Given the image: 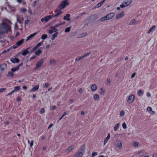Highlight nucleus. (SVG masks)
I'll return each instance as SVG.
<instances>
[{"mask_svg": "<svg viewBox=\"0 0 157 157\" xmlns=\"http://www.w3.org/2000/svg\"><path fill=\"white\" fill-rule=\"evenodd\" d=\"M85 146L84 145H82L79 148L78 151L76 153L74 157H82L85 152Z\"/></svg>", "mask_w": 157, "mask_h": 157, "instance_id": "nucleus-1", "label": "nucleus"}, {"mask_svg": "<svg viewBox=\"0 0 157 157\" xmlns=\"http://www.w3.org/2000/svg\"><path fill=\"white\" fill-rule=\"evenodd\" d=\"M69 1V0H63L61 1L59 6V8L60 10H62L69 5L70 4L68 2Z\"/></svg>", "mask_w": 157, "mask_h": 157, "instance_id": "nucleus-2", "label": "nucleus"}, {"mask_svg": "<svg viewBox=\"0 0 157 157\" xmlns=\"http://www.w3.org/2000/svg\"><path fill=\"white\" fill-rule=\"evenodd\" d=\"M44 63L43 59L41 58L37 63L35 69H37L39 68Z\"/></svg>", "mask_w": 157, "mask_h": 157, "instance_id": "nucleus-3", "label": "nucleus"}, {"mask_svg": "<svg viewBox=\"0 0 157 157\" xmlns=\"http://www.w3.org/2000/svg\"><path fill=\"white\" fill-rule=\"evenodd\" d=\"M52 17V15L47 16L42 18L41 20L42 22L44 21L46 23L51 19Z\"/></svg>", "mask_w": 157, "mask_h": 157, "instance_id": "nucleus-4", "label": "nucleus"}, {"mask_svg": "<svg viewBox=\"0 0 157 157\" xmlns=\"http://www.w3.org/2000/svg\"><path fill=\"white\" fill-rule=\"evenodd\" d=\"M135 98V96L134 95H132L129 96L127 102L128 103H132L134 101Z\"/></svg>", "mask_w": 157, "mask_h": 157, "instance_id": "nucleus-5", "label": "nucleus"}, {"mask_svg": "<svg viewBox=\"0 0 157 157\" xmlns=\"http://www.w3.org/2000/svg\"><path fill=\"white\" fill-rule=\"evenodd\" d=\"M124 15V11H121L117 13L116 15V18L117 19H119L122 17Z\"/></svg>", "mask_w": 157, "mask_h": 157, "instance_id": "nucleus-6", "label": "nucleus"}, {"mask_svg": "<svg viewBox=\"0 0 157 157\" xmlns=\"http://www.w3.org/2000/svg\"><path fill=\"white\" fill-rule=\"evenodd\" d=\"M55 15H52L53 17H56L63 13L60 10H56L55 11Z\"/></svg>", "mask_w": 157, "mask_h": 157, "instance_id": "nucleus-7", "label": "nucleus"}, {"mask_svg": "<svg viewBox=\"0 0 157 157\" xmlns=\"http://www.w3.org/2000/svg\"><path fill=\"white\" fill-rule=\"evenodd\" d=\"M42 42H41L39 43L35 47L33 48L32 50L31 51V52H33L34 51L37 49L42 45Z\"/></svg>", "mask_w": 157, "mask_h": 157, "instance_id": "nucleus-8", "label": "nucleus"}, {"mask_svg": "<svg viewBox=\"0 0 157 157\" xmlns=\"http://www.w3.org/2000/svg\"><path fill=\"white\" fill-rule=\"evenodd\" d=\"M16 16L17 21L20 23H22L23 22V17L17 15Z\"/></svg>", "mask_w": 157, "mask_h": 157, "instance_id": "nucleus-9", "label": "nucleus"}, {"mask_svg": "<svg viewBox=\"0 0 157 157\" xmlns=\"http://www.w3.org/2000/svg\"><path fill=\"white\" fill-rule=\"evenodd\" d=\"M2 25L4 28L6 29L7 32L10 31V28L9 25L6 23H3Z\"/></svg>", "mask_w": 157, "mask_h": 157, "instance_id": "nucleus-10", "label": "nucleus"}, {"mask_svg": "<svg viewBox=\"0 0 157 157\" xmlns=\"http://www.w3.org/2000/svg\"><path fill=\"white\" fill-rule=\"evenodd\" d=\"M7 67L6 64L5 63H2L0 65V71H3Z\"/></svg>", "mask_w": 157, "mask_h": 157, "instance_id": "nucleus-11", "label": "nucleus"}, {"mask_svg": "<svg viewBox=\"0 0 157 157\" xmlns=\"http://www.w3.org/2000/svg\"><path fill=\"white\" fill-rule=\"evenodd\" d=\"M37 33V32L33 34H31L29 36L27 37L26 40V41L30 40L31 38L34 36Z\"/></svg>", "mask_w": 157, "mask_h": 157, "instance_id": "nucleus-12", "label": "nucleus"}, {"mask_svg": "<svg viewBox=\"0 0 157 157\" xmlns=\"http://www.w3.org/2000/svg\"><path fill=\"white\" fill-rule=\"evenodd\" d=\"M10 61L13 63H18L19 62V60L17 58H12L10 59Z\"/></svg>", "mask_w": 157, "mask_h": 157, "instance_id": "nucleus-13", "label": "nucleus"}, {"mask_svg": "<svg viewBox=\"0 0 157 157\" xmlns=\"http://www.w3.org/2000/svg\"><path fill=\"white\" fill-rule=\"evenodd\" d=\"M115 15V13H112L108 14L106 16L108 20H110Z\"/></svg>", "mask_w": 157, "mask_h": 157, "instance_id": "nucleus-14", "label": "nucleus"}, {"mask_svg": "<svg viewBox=\"0 0 157 157\" xmlns=\"http://www.w3.org/2000/svg\"><path fill=\"white\" fill-rule=\"evenodd\" d=\"M116 146L119 149L121 150L122 148V144L121 141H118L117 143L116 144Z\"/></svg>", "mask_w": 157, "mask_h": 157, "instance_id": "nucleus-15", "label": "nucleus"}, {"mask_svg": "<svg viewBox=\"0 0 157 157\" xmlns=\"http://www.w3.org/2000/svg\"><path fill=\"white\" fill-rule=\"evenodd\" d=\"M30 47H29L26 49L22 51V54L24 56H25L28 54L29 53V52L28 51V50L30 49Z\"/></svg>", "mask_w": 157, "mask_h": 157, "instance_id": "nucleus-16", "label": "nucleus"}, {"mask_svg": "<svg viewBox=\"0 0 157 157\" xmlns=\"http://www.w3.org/2000/svg\"><path fill=\"white\" fill-rule=\"evenodd\" d=\"M97 86L95 84H93L91 87V90L92 92H95L97 89Z\"/></svg>", "mask_w": 157, "mask_h": 157, "instance_id": "nucleus-17", "label": "nucleus"}, {"mask_svg": "<svg viewBox=\"0 0 157 157\" xmlns=\"http://www.w3.org/2000/svg\"><path fill=\"white\" fill-rule=\"evenodd\" d=\"M24 42V39H22L21 40L18 41L16 43V45H17L18 47L20 46L21 45H22Z\"/></svg>", "mask_w": 157, "mask_h": 157, "instance_id": "nucleus-18", "label": "nucleus"}, {"mask_svg": "<svg viewBox=\"0 0 157 157\" xmlns=\"http://www.w3.org/2000/svg\"><path fill=\"white\" fill-rule=\"evenodd\" d=\"M110 138V133H109L108 134L107 137L106 138H105L103 142V145H104L106 144L108 141L109 139Z\"/></svg>", "mask_w": 157, "mask_h": 157, "instance_id": "nucleus-19", "label": "nucleus"}, {"mask_svg": "<svg viewBox=\"0 0 157 157\" xmlns=\"http://www.w3.org/2000/svg\"><path fill=\"white\" fill-rule=\"evenodd\" d=\"M138 23V22L135 19H132L130 22L129 25H136Z\"/></svg>", "mask_w": 157, "mask_h": 157, "instance_id": "nucleus-20", "label": "nucleus"}, {"mask_svg": "<svg viewBox=\"0 0 157 157\" xmlns=\"http://www.w3.org/2000/svg\"><path fill=\"white\" fill-rule=\"evenodd\" d=\"M70 16V14H67L64 17L63 19L64 20H67V21H70L71 20Z\"/></svg>", "mask_w": 157, "mask_h": 157, "instance_id": "nucleus-21", "label": "nucleus"}, {"mask_svg": "<svg viewBox=\"0 0 157 157\" xmlns=\"http://www.w3.org/2000/svg\"><path fill=\"white\" fill-rule=\"evenodd\" d=\"M93 97L95 101H98L99 100L100 97L97 94H95L93 95Z\"/></svg>", "mask_w": 157, "mask_h": 157, "instance_id": "nucleus-22", "label": "nucleus"}, {"mask_svg": "<svg viewBox=\"0 0 157 157\" xmlns=\"http://www.w3.org/2000/svg\"><path fill=\"white\" fill-rule=\"evenodd\" d=\"M155 28V26L153 25L150 28L149 31L147 33L148 34H149L151 32L154 30Z\"/></svg>", "mask_w": 157, "mask_h": 157, "instance_id": "nucleus-23", "label": "nucleus"}, {"mask_svg": "<svg viewBox=\"0 0 157 157\" xmlns=\"http://www.w3.org/2000/svg\"><path fill=\"white\" fill-rule=\"evenodd\" d=\"M39 85H37L35 86L34 87H33L31 91L32 92H34L37 90L39 88Z\"/></svg>", "mask_w": 157, "mask_h": 157, "instance_id": "nucleus-24", "label": "nucleus"}, {"mask_svg": "<svg viewBox=\"0 0 157 157\" xmlns=\"http://www.w3.org/2000/svg\"><path fill=\"white\" fill-rule=\"evenodd\" d=\"M105 0H104L102 1H101L99 3H98L95 6V8H98L100 7L102 4L104 2Z\"/></svg>", "mask_w": 157, "mask_h": 157, "instance_id": "nucleus-25", "label": "nucleus"}, {"mask_svg": "<svg viewBox=\"0 0 157 157\" xmlns=\"http://www.w3.org/2000/svg\"><path fill=\"white\" fill-rule=\"evenodd\" d=\"M75 147V146L74 145H72L68 148L67 151L69 152L73 149Z\"/></svg>", "mask_w": 157, "mask_h": 157, "instance_id": "nucleus-26", "label": "nucleus"}, {"mask_svg": "<svg viewBox=\"0 0 157 157\" xmlns=\"http://www.w3.org/2000/svg\"><path fill=\"white\" fill-rule=\"evenodd\" d=\"M19 68L18 67H17V66L16 67H13L11 69V71L12 72H13L16 71H17L18 70H19Z\"/></svg>", "mask_w": 157, "mask_h": 157, "instance_id": "nucleus-27", "label": "nucleus"}, {"mask_svg": "<svg viewBox=\"0 0 157 157\" xmlns=\"http://www.w3.org/2000/svg\"><path fill=\"white\" fill-rule=\"evenodd\" d=\"M41 50L40 49H39L35 52V54L36 55L39 56L41 53Z\"/></svg>", "mask_w": 157, "mask_h": 157, "instance_id": "nucleus-28", "label": "nucleus"}, {"mask_svg": "<svg viewBox=\"0 0 157 157\" xmlns=\"http://www.w3.org/2000/svg\"><path fill=\"white\" fill-rule=\"evenodd\" d=\"M58 34V32H56L55 33L53 34L52 35V37L51 38V39L52 40H54L55 38L57 36Z\"/></svg>", "mask_w": 157, "mask_h": 157, "instance_id": "nucleus-29", "label": "nucleus"}, {"mask_svg": "<svg viewBox=\"0 0 157 157\" xmlns=\"http://www.w3.org/2000/svg\"><path fill=\"white\" fill-rule=\"evenodd\" d=\"M13 72H8V73L6 75V76L7 77L10 76V77H13Z\"/></svg>", "mask_w": 157, "mask_h": 157, "instance_id": "nucleus-30", "label": "nucleus"}, {"mask_svg": "<svg viewBox=\"0 0 157 157\" xmlns=\"http://www.w3.org/2000/svg\"><path fill=\"white\" fill-rule=\"evenodd\" d=\"M84 58L83 57V56H78L75 59V61H78L82 59H83Z\"/></svg>", "mask_w": 157, "mask_h": 157, "instance_id": "nucleus-31", "label": "nucleus"}, {"mask_svg": "<svg viewBox=\"0 0 157 157\" xmlns=\"http://www.w3.org/2000/svg\"><path fill=\"white\" fill-rule=\"evenodd\" d=\"M108 19H107V17H106V16L101 18L100 19V21H106Z\"/></svg>", "mask_w": 157, "mask_h": 157, "instance_id": "nucleus-32", "label": "nucleus"}, {"mask_svg": "<svg viewBox=\"0 0 157 157\" xmlns=\"http://www.w3.org/2000/svg\"><path fill=\"white\" fill-rule=\"evenodd\" d=\"M50 63L51 64H55L56 63V61L53 59H51L49 61Z\"/></svg>", "mask_w": 157, "mask_h": 157, "instance_id": "nucleus-33", "label": "nucleus"}, {"mask_svg": "<svg viewBox=\"0 0 157 157\" xmlns=\"http://www.w3.org/2000/svg\"><path fill=\"white\" fill-rule=\"evenodd\" d=\"M17 1L19 3H21L23 5H25L26 4L25 2L23 0H17Z\"/></svg>", "mask_w": 157, "mask_h": 157, "instance_id": "nucleus-34", "label": "nucleus"}, {"mask_svg": "<svg viewBox=\"0 0 157 157\" xmlns=\"http://www.w3.org/2000/svg\"><path fill=\"white\" fill-rule=\"evenodd\" d=\"M20 86H18L14 87V90L15 91H18L20 90Z\"/></svg>", "mask_w": 157, "mask_h": 157, "instance_id": "nucleus-35", "label": "nucleus"}, {"mask_svg": "<svg viewBox=\"0 0 157 157\" xmlns=\"http://www.w3.org/2000/svg\"><path fill=\"white\" fill-rule=\"evenodd\" d=\"M90 53V52H88L86 53L85 54H83L82 56L84 58V57H86L89 56Z\"/></svg>", "mask_w": 157, "mask_h": 157, "instance_id": "nucleus-36", "label": "nucleus"}, {"mask_svg": "<svg viewBox=\"0 0 157 157\" xmlns=\"http://www.w3.org/2000/svg\"><path fill=\"white\" fill-rule=\"evenodd\" d=\"M48 37V36L47 34H43L41 36V39L42 40H44L47 38Z\"/></svg>", "mask_w": 157, "mask_h": 157, "instance_id": "nucleus-37", "label": "nucleus"}, {"mask_svg": "<svg viewBox=\"0 0 157 157\" xmlns=\"http://www.w3.org/2000/svg\"><path fill=\"white\" fill-rule=\"evenodd\" d=\"M100 94L102 95H103L105 93V90L104 89L101 88L100 89Z\"/></svg>", "mask_w": 157, "mask_h": 157, "instance_id": "nucleus-38", "label": "nucleus"}, {"mask_svg": "<svg viewBox=\"0 0 157 157\" xmlns=\"http://www.w3.org/2000/svg\"><path fill=\"white\" fill-rule=\"evenodd\" d=\"M50 28L52 29V30H53V31L54 32H57V31H58L57 29L54 26L53 27H51Z\"/></svg>", "mask_w": 157, "mask_h": 157, "instance_id": "nucleus-39", "label": "nucleus"}, {"mask_svg": "<svg viewBox=\"0 0 157 157\" xmlns=\"http://www.w3.org/2000/svg\"><path fill=\"white\" fill-rule=\"evenodd\" d=\"M71 28V27H70L67 28H66V29L65 30V31H64L65 32V33H68V32H69Z\"/></svg>", "mask_w": 157, "mask_h": 157, "instance_id": "nucleus-40", "label": "nucleus"}, {"mask_svg": "<svg viewBox=\"0 0 157 157\" xmlns=\"http://www.w3.org/2000/svg\"><path fill=\"white\" fill-rule=\"evenodd\" d=\"M28 143L29 144H30V146L31 147H32L33 145V140H32L31 142H30V141L29 140H28Z\"/></svg>", "mask_w": 157, "mask_h": 157, "instance_id": "nucleus-41", "label": "nucleus"}, {"mask_svg": "<svg viewBox=\"0 0 157 157\" xmlns=\"http://www.w3.org/2000/svg\"><path fill=\"white\" fill-rule=\"evenodd\" d=\"M124 113H125V112H124V110H123L121 111L120 112V116H121V117L123 116L124 114Z\"/></svg>", "mask_w": 157, "mask_h": 157, "instance_id": "nucleus-42", "label": "nucleus"}, {"mask_svg": "<svg viewBox=\"0 0 157 157\" xmlns=\"http://www.w3.org/2000/svg\"><path fill=\"white\" fill-rule=\"evenodd\" d=\"M44 112H45V109L44 108H42L39 112L41 114H42L43 113H44Z\"/></svg>", "mask_w": 157, "mask_h": 157, "instance_id": "nucleus-43", "label": "nucleus"}, {"mask_svg": "<svg viewBox=\"0 0 157 157\" xmlns=\"http://www.w3.org/2000/svg\"><path fill=\"white\" fill-rule=\"evenodd\" d=\"M133 145L135 147H137L139 145V143L137 142H134L133 143Z\"/></svg>", "mask_w": 157, "mask_h": 157, "instance_id": "nucleus-44", "label": "nucleus"}, {"mask_svg": "<svg viewBox=\"0 0 157 157\" xmlns=\"http://www.w3.org/2000/svg\"><path fill=\"white\" fill-rule=\"evenodd\" d=\"M143 93V92L142 90H139L138 91L137 94L138 95L140 96Z\"/></svg>", "mask_w": 157, "mask_h": 157, "instance_id": "nucleus-45", "label": "nucleus"}, {"mask_svg": "<svg viewBox=\"0 0 157 157\" xmlns=\"http://www.w3.org/2000/svg\"><path fill=\"white\" fill-rule=\"evenodd\" d=\"M4 33L3 28L0 27V35L3 34Z\"/></svg>", "mask_w": 157, "mask_h": 157, "instance_id": "nucleus-46", "label": "nucleus"}, {"mask_svg": "<svg viewBox=\"0 0 157 157\" xmlns=\"http://www.w3.org/2000/svg\"><path fill=\"white\" fill-rule=\"evenodd\" d=\"M20 11L21 12H22L23 13H25L26 11V10L25 8H22L20 9Z\"/></svg>", "mask_w": 157, "mask_h": 157, "instance_id": "nucleus-47", "label": "nucleus"}, {"mask_svg": "<svg viewBox=\"0 0 157 157\" xmlns=\"http://www.w3.org/2000/svg\"><path fill=\"white\" fill-rule=\"evenodd\" d=\"M97 155V153L96 152H94L92 154L91 156L92 157H94Z\"/></svg>", "mask_w": 157, "mask_h": 157, "instance_id": "nucleus-48", "label": "nucleus"}, {"mask_svg": "<svg viewBox=\"0 0 157 157\" xmlns=\"http://www.w3.org/2000/svg\"><path fill=\"white\" fill-rule=\"evenodd\" d=\"M10 50V49H7L6 50H4L2 52V54H4V53H6V52H7L9 51Z\"/></svg>", "mask_w": 157, "mask_h": 157, "instance_id": "nucleus-49", "label": "nucleus"}, {"mask_svg": "<svg viewBox=\"0 0 157 157\" xmlns=\"http://www.w3.org/2000/svg\"><path fill=\"white\" fill-rule=\"evenodd\" d=\"M49 86V84L48 83H45L44 85V88H47Z\"/></svg>", "mask_w": 157, "mask_h": 157, "instance_id": "nucleus-50", "label": "nucleus"}, {"mask_svg": "<svg viewBox=\"0 0 157 157\" xmlns=\"http://www.w3.org/2000/svg\"><path fill=\"white\" fill-rule=\"evenodd\" d=\"M6 89L4 88H3L0 89V92H4L5 90Z\"/></svg>", "mask_w": 157, "mask_h": 157, "instance_id": "nucleus-51", "label": "nucleus"}, {"mask_svg": "<svg viewBox=\"0 0 157 157\" xmlns=\"http://www.w3.org/2000/svg\"><path fill=\"white\" fill-rule=\"evenodd\" d=\"M56 105H54L52 106L51 108V109L52 110H53L56 109Z\"/></svg>", "mask_w": 157, "mask_h": 157, "instance_id": "nucleus-52", "label": "nucleus"}, {"mask_svg": "<svg viewBox=\"0 0 157 157\" xmlns=\"http://www.w3.org/2000/svg\"><path fill=\"white\" fill-rule=\"evenodd\" d=\"M127 6H126L125 5H124V4L123 3L122 4L120 5V7L121 8H124L125 7Z\"/></svg>", "mask_w": 157, "mask_h": 157, "instance_id": "nucleus-53", "label": "nucleus"}, {"mask_svg": "<svg viewBox=\"0 0 157 157\" xmlns=\"http://www.w3.org/2000/svg\"><path fill=\"white\" fill-rule=\"evenodd\" d=\"M120 125V124L119 123L116 124L114 127V128H118Z\"/></svg>", "mask_w": 157, "mask_h": 157, "instance_id": "nucleus-54", "label": "nucleus"}, {"mask_svg": "<svg viewBox=\"0 0 157 157\" xmlns=\"http://www.w3.org/2000/svg\"><path fill=\"white\" fill-rule=\"evenodd\" d=\"M147 110L148 112H150L152 110V109L151 107H148L147 108Z\"/></svg>", "mask_w": 157, "mask_h": 157, "instance_id": "nucleus-55", "label": "nucleus"}, {"mask_svg": "<svg viewBox=\"0 0 157 157\" xmlns=\"http://www.w3.org/2000/svg\"><path fill=\"white\" fill-rule=\"evenodd\" d=\"M53 32H54L53 31V30H52V29H51L49 30L48 31L49 33L50 34H51L52 33H53Z\"/></svg>", "mask_w": 157, "mask_h": 157, "instance_id": "nucleus-56", "label": "nucleus"}, {"mask_svg": "<svg viewBox=\"0 0 157 157\" xmlns=\"http://www.w3.org/2000/svg\"><path fill=\"white\" fill-rule=\"evenodd\" d=\"M29 20H26L25 21V25H27L29 23Z\"/></svg>", "mask_w": 157, "mask_h": 157, "instance_id": "nucleus-57", "label": "nucleus"}, {"mask_svg": "<svg viewBox=\"0 0 157 157\" xmlns=\"http://www.w3.org/2000/svg\"><path fill=\"white\" fill-rule=\"evenodd\" d=\"M122 126L123 128H126L127 125L126 123H123L122 124Z\"/></svg>", "mask_w": 157, "mask_h": 157, "instance_id": "nucleus-58", "label": "nucleus"}, {"mask_svg": "<svg viewBox=\"0 0 157 157\" xmlns=\"http://www.w3.org/2000/svg\"><path fill=\"white\" fill-rule=\"evenodd\" d=\"M18 46L16 44L15 45H13L12 47L13 49H15L18 47Z\"/></svg>", "mask_w": 157, "mask_h": 157, "instance_id": "nucleus-59", "label": "nucleus"}, {"mask_svg": "<svg viewBox=\"0 0 157 157\" xmlns=\"http://www.w3.org/2000/svg\"><path fill=\"white\" fill-rule=\"evenodd\" d=\"M36 56H33L30 58V59L31 60L33 59H35V58H36Z\"/></svg>", "mask_w": 157, "mask_h": 157, "instance_id": "nucleus-60", "label": "nucleus"}, {"mask_svg": "<svg viewBox=\"0 0 157 157\" xmlns=\"http://www.w3.org/2000/svg\"><path fill=\"white\" fill-rule=\"evenodd\" d=\"M135 75H136V73H133V74H132V75H131V78H134L135 77Z\"/></svg>", "mask_w": 157, "mask_h": 157, "instance_id": "nucleus-61", "label": "nucleus"}, {"mask_svg": "<svg viewBox=\"0 0 157 157\" xmlns=\"http://www.w3.org/2000/svg\"><path fill=\"white\" fill-rule=\"evenodd\" d=\"M87 35V33H83L81 35H82L81 37H82L84 36H86Z\"/></svg>", "mask_w": 157, "mask_h": 157, "instance_id": "nucleus-62", "label": "nucleus"}, {"mask_svg": "<svg viewBox=\"0 0 157 157\" xmlns=\"http://www.w3.org/2000/svg\"><path fill=\"white\" fill-rule=\"evenodd\" d=\"M65 24V22H63L59 23L60 26L63 25Z\"/></svg>", "mask_w": 157, "mask_h": 157, "instance_id": "nucleus-63", "label": "nucleus"}, {"mask_svg": "<svg viewBox=\"0 0 157 157\" xmlns=\"http://www.w3.org/2000/svg\"><path fill=\"white\" fill-rule=\"evenodd\" d=\"M152 157H157V154L156 153L152 155Z\"/></svg>", "mask_w": 157, "mask_h": 157, "instance_id": "nucleus-64", "label": "nucleus"}]
</instances>
